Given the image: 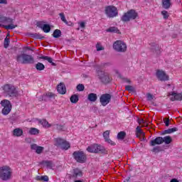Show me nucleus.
<instances>
[{
	"label": "nucleus",
	"instance_id": "9b49d317",
	"mask_svg": "<svg viewBox=\"0 0 182 182\" xmlns=\"http://www.w3.org/2000/svg\"><path fill=\"white\" fill-rule=\"evenodd\" d=\"M113 48L117 52L123 53L127 50V46L122 41H117L114 43Z\"/></svg>",
	"mask_w": 182,
	"mask_h": 182
},
{
	"label": "nucleus",
	"instance_id": "c756f323",
	"mask_svg": "<svg viewBox=\"0 0 182 182\" xmlns=\"http://www.w3.org/2000/svg\"><path fill=\"white\" fill-rule=\"evenodd\" d=\"M36 69L37 70H43L45 69V65H43V63H38L36 65Z\"/></svg>",
	"mask_w": 182,
	"mask_h": 182
},
{
	"label": "nucleus",
	"instance_id": "680f3d73",
	"mask_svg": "<svg viewBox=\"0 0 182 182\" xmlns=\"http://www.w3.org/2000/svg\"><path fill=\"white\" fill-rule=\"evenodd\" d=\"M127 181H129V179H127Z\"/></svg>",
	"mask_w": 182,
	"mask_h": 182
},
{
	"label": "nucleus",
	"instance_id": "09e8293b",
	"mask_svg": "<svg viewBox=\"0 0 182 182\" xmlns=\"http://www.w3.org/2000/svg\"><path fill=\"white\" fill-rule=\"evenodd\" d=\"M96 48L97 51L103 50V47L100 43L96 45Z\"/></svg>",
	"mask_w": 182,
	"mask_h": 182
},
{
	"label": "nucleus",
	"instance_id": "4468645a",
	"mask_svg": "<svg viewBox=\"0 0 182 182\" xmlns=\"http://www.w3.org/2000/svg\"><path fill=\"white\" fill-rule=\"evenodd\" d=\"M156 77L159 79V80H161V82H166V80H168L169 77L166 73L163 70H158L156 71Z\"/></svg>",
	"mask_w": 182,
	"mask_h": 182
},
{
	"label": "nucleus",
	"instance_id": "58836bf2",
	"mask_svg": "<svg viewBox=\"0 0 182 182\" xmlns=\"http://www.w3.org/2000/svg\"><path fill=\"white\" fill-rule=\"evenodd\" d=\"M136 134H140V136H144V133L139 126L136 127Z\"/></svg>",
	"mask_w": 182,
	"mask_h": 182
},
{
	"label": "nucleus",
	"instance_id": "6ab92c4d",
	"mask_svg": "<svg viewBox=\"0 0 182 182\" xmlns=\"http://www.w3.org/2000/svg\"><path fill=\"white\" fill-rule=\"evenodd\" d=\"M23 134V130L21 129V128H16L13 131V136L15 137H21Z\"/></svg>",
	"mask_w": 182,
	"mask_h": 182
},
{
	"label": "nucleus",
	"instance_id": "3c124183",
	"mask_svg": "<svg viewBox=\"0 0 182 182\" xmlns=\"http://www.w3.org/2000/svg\"><path fill=\"white\" fill-rule=\"evenodd\" d=\"M38 147V146L36 144H33L31 145V149L35 150V151H36Z\"/></svg>",
	"mask_w": 182,
	"mask_h": 182
},
{
	"label": "nucleus",
	"instance_id": "052dcab7",
	"mask_svg": "<svg viewBox=\"0 0 182 182\" xmlns=\"http://www.w3.org/2000/svg\"><path fill=\"white\" fill-rule=\"evenodd\" d=\"M79 29H80V28H77V31H79Z\"/></svg>",
	"mask_w": 182,
	"mask_h": 182
},
{
	"label": "nucleus",
	"instance_id": "bb28decb",
	"mask_svg": "<svg viewBox=\"0 0 182 182\" xmlns=\"http://www.w3.org/2000/svg\"><path fill=\"white\" fill-rule=\"evenodd\" d=\"M178 130V129L177 127L168 129L164 131V134H171V133H174V132H177Z\"/></svg>",
	"mask_w": 182,
	"mask_h": 182
},
{
	"label": "nucleus",
	"instance_id": "423d86ee",
	"mask_svg": "<svg viewBox=\"0 0 182 182\" xmlns=\"http://www.w3.org/2000/svg\"><path fill=\"white\" fill-rule=\"evenodd\" d=\"M137 16V12H136L135 10L131 9L127 13L124 14V15L121 18V21H122V22H130V21L136 19Z\"/></svg>",
	"mask_w": 182,
	"mask_h": 182
},
{
	"label": "nucleus",
	"instance_id": "864d4df0",
	"mask_svg": "<svg viewBox=\"0 0 182 182\" xmlns=\"http://www.w3.org/2000/svg\"><path fill=\"white\" fill-rule=\"evenodd\" d=\"M146 97H147V99H148V100H153V95H151V94H150V93H148L147 95H146Z\"/></svg>",
	"mask_w": 182,
	"mask_h": 182
},
{
	"label": "nucleus",
	"instance_id": "13d9d810",
	"mask_svg": "<svg viewBox=\"0 0 182 182\" xmlns=\"http://www.w3.org/2000/svg\"><path fill=\"white\" fill-rule=\"evenodd\" d=\"M170 182H178V181L176 178H173V179L171 180Z\"/></svg>",
	"mask_w": 182,
	"mask_h": 182
},
{
	"label": "nucleus",
	"instance_id": "aec40b11",
	"mask_svg": "<svg viewBox=\"0 0 182 182\" xmlns=\"http://www.w3.org/2000/svg\"><path fill=\"white\" fill-rule=\"evenodd\" d=\"M38 123L43 125V127L46 129H49V127H52V124H49L46 119H38Z\"/></svg>",
	"mask_w": 182,
	"mask_h": 182
},
{
	"label": "nucleus",
	"instance_id": "ddd939ff",
	"mask_svg": "<svg viewBox=\"0 0 182 182\" xmlns=\"http://www.w3.org/2000/svg\"><path fill=\"white\" fill-rule=\"evenodd\" d=\"M112 100V95L110 94H103L100 97V102L102 105V106H107L110 103V101Z\"/></svg>",
	"mask_w": 182,
	"mask_h": 182
},
{
	"label": "nucleus",
	"instance_id": "1a4fd4ad",
	"mask_svg": "<svg viewBox=\"0 0 182 182\" xmlns=\"http://www.w3.org/2000/svg\"><path fill=\"white\" fill-rule=\"evenodd\" d=\"M105 14L108 18H114L119 15L117 8L114 6H107L105 7Z\"/></svg>",
	"mask_w": 182,
	"mask_h": 182
},
{
	"label": "nucleus",
	"instance_id": "5701e85b",
	"mask_svg": "<svg viewBox=\"0 0 182 182\" xmlns=\"http://www.w3.org/2000/svg\"><path fill=\"white\" fill-rule=\"evenodd\" d=\"M163 143H165V144H170L173 141V139H171V136H166L164 138L162 137Z\"/></svg>",
	"mask_w": 182,
	"mask_h": 182
},
{
	"label": "nucleus",
	"instance_id": "37998d69",
	"mask_svg": "<svg viewBox=\"0 0 182 182\" xmlns=\"http://www.w3.org/2000/svg\"><path fill=\"white\" fill-rule=\"evenodd\" d=\"M9 38L7 37L4 39V48L6 49L9 46Z\"/></svg>",
	"mask_w": 182,
	"mask_h": 182
},
{
	"label": "nucleus",
	"instance_id": "f704fd0d",
	"mask_svg": "<svg viewBox=\"0 0 182 182\" xmlns=\"http://www.w3.org/2000/svg\"><path fill=\"white\" fill-rule=\"evenodd\" d=\"M137 122H138L139 124H143L142 125L143 127L147 126V123H146V121H144V119H143L138 118Z\"/></svg>",
	"mask_w": 182,
	"mask_h": 182
},
{
	"label": "nucleus",
	"instance_id": "39448f33",
	"mask_svg": "<svg viewBox=\"0 0 182 182\" xmlns=\"http://www.w3.org/2000/svg\"><path fill=\"white\" fill-rule=\"evenodd\" d=\"M87 151H88L89 153H107V150H106L105 146L99 145L97 144H94L89 146L87 148Z\"/></svg>",
	"mask_w": 182,
	"mask_h": 182
},
{
	"label": "nucleus",
	"instance_id": "2eb2a0df",
	"mask_svg": "<svg viewBox=\"0 0 182 182\" xmlns=\"http://www.w3.org/2000/svg\"><path fill=\"white\" fill-rule=\"evenodd\" d=\"M45 22L43 21H38L37 23V26L41 28L45 33H49L50 32V26L49 24H44Z\"/></svg>",
	"mask_w": 182,
	"mask_h": 182
},
{
	"label": "nucleus",
	"instance_id": "7ed1b4c3",
	"mask_svg": "<svg viewBox=\"0 0 182 182\" xmlns=\"http://www.w3.org/2000/svg\"><path fill=\"white\" fill-rule=\"evenodd\" d=\"M3 90L4 95L9 96V97H16L18 95V90H16L15 86L12 85H5L3 87Z\"/></svg>",
	"mask_w": 182,
	"mask_h": 182
},
{
	"label": "nucleus",
	"instance_id": "c85d7f7f",
	"mask_svg": "<svg viewBox=\"0 0 182 182\" xmlns=\"http://www.w3.org/2000/svg\"><path fill=\"white\" fill-rule=\"evenodd\" d=\"M29 133L30 134H32V135L39 134V129L31 127L29 130Z\"/></svg>",
	"mask_w": 182,
	"mask_h": 182
},
{
	"label": "nucleus",
	"instance_id": "de8ad7c7",
	"mask_svg": "<svg viewBox=\"0 0 182 182\" xmlns=\"http://www.w3.org/2000/svg\"><path fill=\"white\" fill-rule=\"evenodd\" d=\"M105 141L107 143H109V144H111V146H115L116 144L114 143V141H112L111 139H109V138H108L107 139H105Z\"/></svg>",
	"mask_w": 182,
	"mask_h": 182
},
{
	"label": "nucleus",
	"instance_id": "a878e982",
	"mask_svg": "<svg viewBox=\"0 0 182 182\" xmlns=\"http://www.w3.org/2000/svg\"><path fill=\"white\" fill-rule=\"evenodd\" d=\"M70 100L71 103H77L79 102V96H77V95H73L70 97Z\"/></svg>",
	"mask_w": 182,
	"mask_h": 182
},
{
	"label": "nucleus",
	"instance_id": "f257e3e1",
	"mask_svg": "<svg viewBox=\"0 0 182 182\" xmlns=\"http://www.w3.org/2000/svg\"><path fill=\"white\" fill-rule=\"evenodd\" d=\"M4 28V29H15L16 25H14V19L11 17L6 16L4 14L0 13V28Z\"/></svg>",
	"mask_w": 182,
	"mask_h": 182
},
{
	"label": "nucleus",
	"instance_id": "9d476101",
	"mask_svg": "<svg viewBox=\"0 0 182 182\" xmlns=\"http://www.w3.org/2000/svg\"><path fill=\"white\" fill-rule=\"evenodd\" d=\"M73 156L77 163L82 164L86 161V154L82 151H74Z\"/></svg>",
	"mask_w": 182,
	"mask_h": 182
},
{
	"label": "nucleus",
	"instance_id": "ea45409f",
	"mask_svg": "<svg viewBox=\"0 0 182 182\" xmlns=\"http://www.w3.org/2000/svg\"><path fill=\"white\" fill-rule=\"evenodd\" d=\"M46 96L47 97H48V99L52 100V99H55V94L52 93V92H48L46 94Z\"/></svg>",
	"mask_w": 182,
	"mask_h": 182
},
{
	"label": "nucleus",
	"instance_id": "7c9ffc66",
	"mask_svg": "<svg viewBox=\"0 0 182 182\" xmlns=\"http://www.w3.org/2000/svg\"><path fill=\"white\" fill-rule=\"evenodd\" d=\"M126 137V132H120L117 134V139L119 140H123Z\"/></svg>",
	"mask_w": 182,
	"mask_h": 182
},
{
	"label": "nucleus",
	"instance_id": "72a5a7b5",
	"mask_svg": "<svg viewBox=\"0 0 182 182\" xmlns=\"http://www.w3.org/2000/svg\"><path fill=\"white\" fill-rule=\"evenodd\" d=\"M82 176V171L79 169H74L73 177H80Z\"/></svg>",
	"mask_w": 182,
	"mask_h": 182
},
{
	"label": "nucleus",
	"instance_id": "2f4dec72",
	"mask_svg": "<svg viewBox=\"0 0 182 182\" xmlns=\"http://www.w3.org/2000/svg\"><path fill=\"white\" fill-rule=\"evenodd\" d=\"M44 164H46L48 168H52L53 167H55V165L53 164V162L52 161H46L44 162Z\"/></svg>",
	"mask_w": 182,
	"mask_h": 182
},
{
	"label": "nucleus",
	"instance_id": "6e6552de",
	"mask_svg": "<svg viewBox=\"0 0 182 182\" xmlns=\"http://www.w3.org/2000/svg\"><path fill=\"white\" fill-rule=\"evenodd\" d=\"M1 105L3 107L2 114H4V116L9 114L11 110H12V105L11 104V102L8 100H4L1 102Z\"/></svg>",
	"mask_w": 182,
	"mask_h": 182
},
{
	"label": "nucleus",
	"instance_id": "20e7f679",
	"mask_svg": "<svg viewBox=\"0 0 182 182\" xmlns=\"http://www.w3.org/2000/svg\"><path fill=\"white\" fill-rule=\"evenodd\" d=\"M12 176V170L8 166L0 167V178L1 180H9Z\"/></svg>",
	"mask_w": 182,
	"mask_h": 182
},
{
	"label": "nucleus",
	"instance_id": "8fccbe9b",
	"mask_svg": "<svg viewBox=\"0 0 182 182\" xmlns=\"http://www.w3.org/2000/svg\"><path fill=\"white\" fill-rule=\"evenodd\" d=\"M123 82L124 83H127L128 85H130V83H132V81L129 78H124Z\"/></svg>",
	"mask_w": 182,
	"mask_h": 182
},
{
	"label": "nucleus",
	"instance_id": "b1692460",
	"mask_svg": "<svg viewBox=\"0 0 182 182\" xmlns=\"http://www.w3.org/2000/svg\"><path fill=\"white\" fill-rule=\"evenodd\" d=\"M162 5L164 9H168L171 4L170 3V0H162Z\"/></svg>",
	"mask_w": 182,
	"mask_h": 182
},
{
	"label": "nucleus",
	"instance_id": "6e6d98bb",
	"mask_svg": "<svg viewBox=\"0 0 182 182\" xmlns=\"http://www.w3.org/2000/svg\"><path fill=\"white\" fill-rule=\"evenodd\" d=\"M0 4H4L6 5L8 4V1L6 0H0Z\"/></svg>",
	"mask_w": 182,
	"mask_h": 182
},
{
	"label": "nucleus",
	"instance_id": "cd10ccee",
	"mask_svg": "<svg viewBox=\"0 0 182 182\" xmlns=\"http://www.w3.org/2000/svg\"><path fill=\"white\" fill-rule=\"evenodd\" d=\"M61 35H62V31H60V30L59 29L55 30L53 33V38H60Z\"/></svg>",
	"mask_w": 182,
	"mask_h": 182
},
{
	"label": "nucleus",
	"instance_id": "4be33fe9",
	"mask_svg": "<svg viewBox=\"0 0 182 182\" xmlns=\"http://www.w3.org/2000/svg\"><path fill=\"white\" fill-rule=\"evenodd\" d=\"M87 99L90 102H96L97 100V95L95 93H90Z\"/></svg>",
	"mask_w": 182,
	"mask_h": 182
},
{
	"label": "nucleus",
	"instance_id": "f8f14e48",
	"mask_svg": "<svg viewBox=\"0 0 182 182\" xmlns=\"http://www.w3.org/2000/svg\"><path fill=\"white\" fill-rule=\"evenodd\" d=\"M97 77L100 80L102 83L105 85L107 83H110V77L109 76V73L104 71H98L97 72Z\"/></svg>",
	"mask_w": 182,
	"mask_h": 182
},
{
	"label": "nucleus",
	"instance_id": "a18cd8bd",
	"mask_svg": "<svg viewBox=\"0 0 182 182\" xmlns=\"http://www.w3.org/2000/svg\"><path fill=\"white\" fill-rule=\"evenodd\" d=\"M125 90L128 92H133V90H134V88H133V86L132 85H127L125 86Z\"/></svg>",
	"mask_w": 182,
	"mask_h": 182
},
{
	"label": "nucleus",
	"instance_id": "4c0bfd02",
	"mask_svg": "<svg viewBox=\"0 0 182 182\" xmlns=\"http://www.w3.org/2000/svg\"><path fill=\"white\" fill-rule=\"evenodd\" d=\"M77 90H78V92H83L85 90V85L82 84H79L77 86Z\"/></svg>",
	"mask_w": 182,
	"mask_h": 182
},
{
	"label": "nucleus",
	"instance_id": "0eeeda50",
	"mask_svg": "<svg viewBox=\"0 0 182 182\" xmlns=\"http://www.w3.org/2000/svg\"><path fill=\"white\" fill-rule=\"evenodd\" d=\"M55 141V146L60 147L62 150H69L70 149V144L62 138H57Z\"/></svg>",
	"mask_w": 182,
	"mask_h": 182
},
{
	"label": "nucleus",
	"instance_id": "c9c22d12",
	"mask_svg": "<svg viewBox=\"0 0 182 182\" xmlns=\"http://www.w3.org/2000/svg\"><path fill=\"white\" fill-rule=\"evenodd\" d=\"M110 136V131L107 130L103 133V137L105 139V140H107V139H109Z\"/></svg>",
	"mask_w": 182,
	"mask_h": 182
},
{
	"label": "nucleus",
	"instance_id": "5fc2aeb1",
	"mask_svg": "<svg viewBox=\"0 0 182 182\" xmlns=\"http://www.w3.org/2000/svg\"><path fill=\"white\" fill-rule=\"evenodd\" d=\"M102 65L104 67V68H107V66H111L112 65V63H104L102 64Z\"/></svg>",
	"mask_w": 182,
	"mask_h": 182
},
{
	"label": "nucleus",
	"instance_id": "c03bdc74",
	"mask_svg": "<svg viewBox=\"0 0 182 182\" xmlns=\"http://www.w3.org/2000/svg\"><path fill=\"white\" fill-rule=\"evenodd\" d=\"M42 151H43V147L38 146L37 149L36 150V153H37V154H41Z\"/></svg>",
	"mask_w": 182,
	"mask_h": 182
},
{
	"label": "nucleus",
	"instance_id": "dca6fc26",
	"mask_svg": "<svg viewBox=\"0 0 182 182\" xmlns=\"http://www.w3.org/2000/svg\"><path fill=\"white\" fill-rule=\"evenodd\" d=\"M160 145V144H163V137L161 136H158L156 137L155 139L151 140L149 142V145L152 147H154L156 145Z\"/></svg>",
	"mask_w": 182,
	"mask_h": 182
},
{
	"label": "nucleus",
	"instance_id": "4d7b16f0",
	"mask_svg": "<svg viewBox=\"0 0 182 182\" xmlns=\"http://www.w3.org/2000/svg\"><path fill=\"white\" fill-rule=\"evenodd\" d=\"M36 38H37L38 39H43V38H45V37L41 36L40 34H37V35H36Z\"/></svg>",
	"mask_w": 182,
	"mask_h": 182
},
{
	"label": "nucleus",
	"instance_id": "a19ab883",
	"mask_svg": "<svg viewBox=\"0 0 182 182\" xmlns=\"http://www.w3.org/2000/svg\"><path fill=\"white\" fill-rule=\"evenodd\" d=\"M153 153H159V151H161V147L160 146H155L152 149Z\"/></svg>",
	"mask_w": 182,
	"mask_h": 182
},
{
	"label": "nucleus",
	"instance_id": "bf43d9fd",
	"mask_svg": "<svg viewBox=\"0 0 182 182\" xmlns=\"http://www.w3.org/2000/svg\"><path fill=\"white\" fill-rule=\"evenodd\" d=\"M181 100H182V93H181Z\"/></svg>",
	"mask_w": 182,
	"mask_h": 182
},
{
	"label": "nucleus",
	"instance_id": "603ef678",
	"mask_svg": "<svg viewBox=\"0 0 182 182\" xmlns=\"http://www.w3.org/2000/svg\"><path fill=\"white\" fill-rule=\"evenodd\" d=\"M79 25L82 29H84V28H86V23L83 21L79 23Z\"/></svg>",
	"mask_w": 182,
	"mask_h": 182
},
{
	"label": "nucleus",
	"instance_id": "a211bd4d",
	"mask_svg": "<svg viewBox=\"0 0 182 182\" xmlns=\"http://www.w3.org/2000/svg\"><path fill=\"white\" fill-rule=\"evenodd\" d=\"M57 90L60 95H65L66 93V87L65 84L60 83L57 87Z\"/></svg>",
	"mask_w": 182,
	"mask_h": 182
},
{
	"label": "nucleus",
	"instance_id": "f3484780",
	"mask_svg": "<svg viewBox=\"0 0 182 182\" xmlns=\"http://www.w3.org/2000/svg\"><path fill=\"white\" fill-rule=\"evenodd\" d=\"M169 96H171L170 99L172 102H174V100H181V93L177 94L176 92H170Z\"/></svg>",
	"mask_w": 182,
	"mask_h": 182
},
{
	"label": "nucleus",
	"instance_id": "412c9836",
	"mask_svg": "<svg viewBox=\"0 0 182 182\" xmlns=\"http://www.w3.org/2000/svg\"><path fill=\"white\" fill-rule=\"evenodd\" d=\"M40 59H43V60H48V62L49 63H51V65L53 66H55L56 64L55 63H53V60L52 59V58L49 57V56H43L42 55L41 57H40Z\"/></svg>",
	"mask_w": 182,
	"mask_h": 182
},
{
	"label": "nucleus",
	"instance_id": "473e14b6",
	"mask_svg": "<svg viewBox=\"0 0 182 182\" xmlns=\"http://www.w3.org/2000/svg\"><path fill=\"white\" fill-rule=\"evenodd\" d=\"M59 16H60L61 21H62L63 22H64V23H65V25H68V21L66 20V17H65V14H63V13H60V14H59Z\"/></svg>",
	"mask_w": 182,
	"mask_h": 182
},
{
	"label": "nucleus",
	"instance_id": "49530a36",
	"mask_svg": "<svg viewBox=\"0 0 182 182\" xmlns=\"http://www.w3.org/2000/svg\"><path fill=\"white\" fill-rule=\"evenodd\" d=\"M164 123H165V125L166 126V127H168V126H170V119L167 118H164Z\"/></svg>",
	"mask_w": 182,
	"mask_h": 182
},
{
	"label": "nucleus",
	"instance_id": "393cba45",
	"mask_svg": "<svg viewBox=\"0 0 182 182\" xmlns=\"http://www.w3.org/2000/svg\"><path fill=\"white\" fill-rule=\"evenodd\" d=\"M36 180L38 181H49V177L48 176H38Z\"/></svg>",
	"mask_w": 182,
	"mask_h": 182
},
{
	"label": "nucleus",
	"instance_id": "e433bc0d",
	"mask_svg": "<svg viewBox=\"0 0 182 182\" xmlns=\"http://www.w3.org/2000/svg\"><path fill=\"white\" fill-rule=\"evenodd\" d=\"M117 28L116 27H110L107 30V32H114V33H117Z\"/></svg>",
	"mask_w": 182,
	"mask_h": 182
},
{
	"label": "nucleus",
	"instance_id": "79ce46f5",
	"mask_svg": "<svg viewBox=\"0 0 182 182\" xmlns=\"http://www.w3.org/2000/svg\"><path fill=\"white\" fill-rule=\"evenodd\" d=\"M161 15L164 16V19H168V12L167 11H162Z\"/></svg>",
	"mask_w": 182,
	"mask_h": 182
},
{
	"label": "nucleus",
	"instance_id": "f03ea898",
	"mask_svg": "<svg viewBox=\"0 0 182 182\" xmlns=\"http://www.w3.org/2000/svg\"><path fill=\"white\" fill-rule=\"evenodd\" d=\"M16 60L18 63H21L22 65H32L35 63V59L32 55L25 53L17 55Z\"/></svg>",
	"mask_w": 182,
	"mask_h": 182
}]
</instances>
